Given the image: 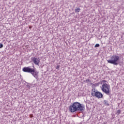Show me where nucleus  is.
<instances>
[{
  "label": "nucleus",
  "mask_w": 124,
  "mask_h": 124,
  "mask_svg": "<svg viewBox=\"0 0 124 124\" xmlns=\"http://www.w3.org/2000/svg\"><path fill=\"white\" fill-rule=\"evenodd\" d=\"M117 114H121V110L119 109L117 110Z\"/></svg>",
  "instance_id": "nucleus-11"
},
{
  "label": "nucleus",
  "mask_w": 124,
  "mask_h": 124,
  "mask_svg": "<svg viewBox=\"0 0 124 124\" xmlns=\"http://www.w3.org/2000/svg\"><path fill=\"white\" fill-rule=\"evenodd\" d=\"M2 47H3V45H2L1 43H0V49L2 48Z\"/></svg>",
  "instance_id": "nucleus-9"
},
{
  "label": "nucleus",
  "mask_w": 124,
  "mask_h": 124,
  "mask_svg": "<svg viewBox=\"0 0 124 124\" xmlns=\"http://www.w3.org/2000/svg\"><path fill=\"white\" fill-rule=\"evenodd\" d=\"M22 71H23V72L31 73L32 76H33L35 78H38V76L37 75V74H38V72H36L34 69H32L31 68L30 66L25 67L23 68Z\"/></svg>",
  "instance_id": "nucleus-3"
},
{
  "label": "nucleus",
  "mask_w": 124,
  "mask_h": 124,
  "mask_svg": "<svg viewBox=\"0 0 124 124\" xmlns=\"http://www.w3.org/2000/svg\"><path fill=\"white\" fill-rule=\"evenodd\" d=\"M99 84H100V82L95 83V86H99Z\"/></svg>",
  "instance_id": "nucleus-12"
},
{
  "label": "nucleus",
  "mask_w": 124,
  "mask_h": 124,
  "mask_svg": "<svg viewBox=\"0 0 124 124\" xmlns=\"http://www.w3.org/2000/svg\"><path fill=\"white\" fill-rule=\"evenodd\" d=\"M30 116H30V118H32V114H30Z\"/></svg>",
  "instance_id": "nucleus-15"
},
{
  "label": "nucleus",
  "mask_w": 124,
  "mask_h": 124,
  "mask_svg": "<svg viewBox=\"0 0 124 124\" xmlns=\"http://www.w3.org/2000/svg\"><path fill=\"white\" fill-rule=\"evenodd\" d=\"M80 8H77L76 9H75V12H80Z\"/></svg>",
  "instance_id": "nucleus-8"
},
{
  "label": "nucleus",
  "mask_w": 124,
  "mask_h": 124,
  "mask_svg": "<svg viewBox=\"0 0 124 124\" xmlns=\"http://www.w3.org/2000/svg\"><path fill=\"white\" fill-rule=\"evenodd\" d=\"M92 96H95L97 98H102L103 97V94L101 93L96 91L95 89H92V92L91 93Z\"/></svg>",
  "instance_id": "nucleus-5"
},
{
  "label": "nucleus",
  "mask_w": 124,
  "mask_h": 124,
  "mask_svg": "<svg viewBox=\"0 0 124 124\" xmlns=\"http://www.w3.org/2000/svg\"><path fill=\"white\" fill-rule=\"evenodd\" d=\"M107 62L108 63L118 65L119 62H120V57L117 55H113L110 57V60H107Z\"/></svg>",
  "instance_id": "nucleus-4"
},
{
  "label": "nucleus",
  "mask_w": 124,
  "mask_h": 124,
  "mask_svg": "<svg viewBox=\"0 0 124 124\" xmlns=\"http://www.w3.org/2000/svg\"><path fill=\"white\" fill-rule=\"evenodd\" d=\"M69 110L71 113H74V112H76V111L84 112V111H85V106L78 102H76L73 103V104L69 107Z\"/></svg>",
  "instance_id": "nucleus-1"
},
{
  "label": "nucleus",
  "mask_w": 124,
  "mask_h": 124,
  "mask_svg": "<svg viewBox=\"0 0 124 124\" xmlns=\"http://www.w3.org/2000/svg\"><path fill=\"white\" fill-rule=\"evenodd\" d=\"M107 80H103L100 81V84H101L102 85V87H101V90L103 93H106V94H107L108 95H110L111 94V92L110 91V90L111 89V87H110V85L109 84L107 83Z\"/></svg>",
  "instance_id": "nucleus-2"
},
{
  "label": "nucleus",
  "mask_w": 124,
  "mask_h": 124,
  "mask_svg": "<svg viewBox=\"0 0 124 124\" xmlns=\"http://www.w3.org/2000/svg\"><path fill=\"white\" fill-rule=\"evenodd\" d=\"M86 82H91V80H90V79H87L86 80Z\"/></svg>",
  "instance_id": "nucleus-14"
},
{
  "label": "nucleus",
  "mask_w": 124,
  "mask_h": 124,
  "mask_svg": "<svg viewBox=\"0 0 124 124\" xmlns=\"http://www.w3.org/2000/svg\"><path fill=\"white\" fill-rule=\"evenodd\" d=\"M59 68H60V65H58L56 66V69H59Z\"/></svg>",
  "instance_id": "nucleus-13"
},
{
  "label": "nucleus",
  "mask_w": 124,
  "mask_h": 124,
  "mask_svg": "<svg viewBox=\"0 0 124 124\" xmlns=\"http://www.w3.org/2000/svg\"><path fill=\"white\" fill-rule=\"evenodd\" d=\"M31 60L35 65H39V63H40V59H39V58L32 57Z\"/></svg>",
  "instance_id": "nucleus-6"
},
{
  "label": "nucleus",
  "mask_w": 124,
  "mask_h": 124,
  "mask_svg": "<svg viewBox=\"0 0 124 124\" xmlns=\"http://www.w3.org/2000/svg\"><path fill=\"white\" fill-rule=\"evenodd\" d=\"M104 105H106L107 106H109V103H108V101H104Z\"/></svg>",
  "instance_id": "nucleus-7"
},
{
  "label": "nucleus",
  "mask_w": 124,
  "mask_h": 124,
  "mask_svg": "<svg viewBox=\"0 0 124 124\" xmlns=\"http://www.w3.org/2000/svg\"><path fill=\"white\" fill-rule=\"evenodd\" d=\"M99 46V44H96L95 45V47L96 48V47H98Z\"/></svg>",
  "instance_id": "nucleus-10"
}]
</instances>
